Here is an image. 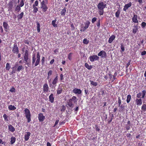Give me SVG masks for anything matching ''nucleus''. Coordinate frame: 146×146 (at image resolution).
Instances as JSON below:
<instances>
[{"label":"nucleus","mask_w":146,"mask_h":146,"mask_svg":"<svg viewBox=\"0 0 146 146\" xmlns=\"http://www.w3.org/2000/svg\"><path fill=\"white\" fill-rule=\"evenodd\" d=\"M41 7L40 8L42 9V10L44 12L46 11L48 9L47 5L45 4V2L44 0L40 3Z\"/></svg>","instance_id":"20e7f679"},{"label":"nucleus","mask_w":146,"mask_h":146,"mask_svg":"<svg viewBox=\"0 0 146 146\" xmlns=\"http://www.w3.org/2000/svg\"><path fill=\"white\" fill-rule=\"evenodd\" d=\"M133 27H134V28L133 29V33L134 34H135L137 33L138 29L137 25H134L133 26Z\"/></svg>","instance_id":"5701e85b"},{"label":"nucleus","mask_w":146,"mask_h":146,"mask_svg":"<svg viewBox=\"0 0 146 146\" xmlns=\"http://www.w3.org/2000/svg\"><path fill=\"white\" fill-rule=\"evenodd\" d=\"M23 15L24 13L23 12H21V14L18 15L17 16L18 20L21 19L23 18Z\"/></svg>","instance_id":"c85d7f7f"},{"label":"nucleus","mask_w":146,"mask_h":146,"mask_svg":"<svg viewBox=\"0 0 146 146\" xmlns=\"http://www.w3.org/2000/svg\"><path fill=\"white\" fill-rule=\"evenodd\" d=\"M56 21V20H53L52 21V24L53 26L54 27H57V25L55 24Z\"/></svg>","instance_id":"72a5a7b5"},{"label":"nucleus","mask_w":146,"mask_h":146,"mask_svg":"<svg viewBox=\"0 0 146 146\" xmlns=\"http://www.w3.org/2000/svg\"><path fill=\"white\" fill-rule=\"evenodd\" d=\"M142 95V93H139L137 94V97L138 98H141V96Z\"/></svg>","instance_id":"864d4df0"},{"label":"nucleus","mask_w":146,"mask_h":146,"mask_svg":"<svg viewBox=\"0 0 146 146\" xmlns=\"http://www.w3.org/2000/svg\"><path fill=\"white\" fill-rule=\"evenodd\" d=\"M3 117L4 118V120L5 121H9L7 118L8 117V116L6 115V114H4L3 115Z\"/></svg>","instance_id":"4c0bfd02"},{"label":"nucleus","mask_w":146,"mask_h":146,"mask_svg":"<svg viewBox=\"0 0 146 146\" xmlns=\"http://www.w3.org/2000/svg\"><path fill=\"white\" fill-rule=\"evenodd\" d=\"M10 91L11 92H15V89L14 87H12L10 90Z\"/></svg>","instance_id":"0e129e2a"},{"label":"nucleus","mask_w":146,"mask_h":146,"mask_svg":"<svg viewBox=\"0 0 146 146\" xmlns=\"http://www.w3.org/2000/svg\"><path fill=\"white\" fill-rule=\"evenodd\" d=\"M45 118V116H44L42 113H40L38 115V119L39 121H43Z\"/></svg>","instance_id":"9b49d317"},{"label":"nucleus","mask_w":146,"mask_h":146,"mask_svg":"<svg viewBox=\"0 0 146 146\" xmlns=\"http://www.w3.org/2000/svg\"><path fill=\"white\" fill-rule=\"evenodd\" d=\"M8 129L10 131L13 132L15 131V128L11 125H8Z\"/></svg>","instance_id":"6ab92c4d"},{"label":"nucleus","mask_w":146,"mask_h":146,"mask_svg":"<svg viewBox=\"0 0 146 146\" xmlns=\"http://www.w3.org/2000/svg\"><path fill=\"white\" fill-rule=\"evenodd\" d=\"M97 19V18L95 17L93 18L92 20V23H94L95 21H96Z\"/></svg>","instance_id":"5fc2aeb1"},{"label":"nucleus","mask_w":146,"mask_h":146,"mask_svg":"<svg viewBox=\"0 0 146 146\" xmlns=\"http://www.w3.org/2000/svg\"><path fill=\"white\" fill-rule=\"evenodd\" d=\"M16 108V107L12 105H10L8 107V109L10 110H15Z\"/></svg>","instance_id":"a878e982"},{"label":"nucleus","mask_w":146,"mask_h":146,"mask_svg":"<svg viewBox=\"0 0 146 146\" xmlns=\"http://www.w3.org/2000/svg\"><path fill=\"white\" fill-rule=\"evenodd\" d=\"M66 12V9L65 8H64L62 10L60 14L61 15H65Z\"/></svg>","instance_id":"473e14b6"},{"label":"nucleus","mask_w":146,"mask_h":146,"mask_svg":"<svg viewBox=\"0 0 146 146\" xmlns=\"http://www.w3.org/2000/svg\"><path fill=\"white\" fill-rule=\"evenodd\" d=\"M137 16L136 15H134L132 18L133 21L134 23H138V21L137 19Z\"/></svg>","instance_id":"a211bd4d"},{"label":"nucleus","mask_w":146,"mask_h":146,"mask_svg":"<svg viewBox=\"0 0 146 146\" xmlns=\"http://www.w3.org/2000/svg\"><path fill=\"white\" fill-rule=\"evenodd\" d=\"M70 100H71L72 101L74 102V103H75L77 102L78 100L77 99L76 97L75 96H73L71 99H70Z\"/></svg>","instance_id":"2f4dec72"},{"label":"nucleus","mask_w":146,"mask_h":146,"mask_svg":"<svg viewBox=\"0 0 146 146\" xmlns=\"http://www.w3.org/2000/svg\"><path fill=\"white\" fill-rule=\"evenodd\" d=\"M79 109V106H76V108L74 109V111H75L76 112V113L77 111H78Z\"/></svg>","instance_id":"e2e57ef3"},{"label":"nucleus","mask_w":146,"mask_h":146,"mask_svg":"<svg viewBox=\"0 0 146 146\" xmlns=\"http://www.w3.org/2000/svg\"><path fill=\"white\" fill-rule=\"evenodd\" d=\"M117 75V73L116 72H115L114 73V75H113V80H112L113 82L114 80L116 78H115V77Z\"/></svg>","instance_id":"603ef678"},{"label":"nucleus","mask_w":146,"mask_h":146,"mask_svg":"<svg viewBox=\"0 0 146 146\" xmlns=\"http://www.w3.org/2000/svg\"><path fill=\"white\" fill-rule=\"evenodd\" d=\"M90 84L94 86H96L98 85V83L96 82H95L93 81L90 80Z\"/></svg>","instance_id":"f704fd0d"},{"label":"nucleus","mask_w":146,"mask_h":146,"mask_svg":"<svg viewBox=\"0 0 146 146\" xmlns=\"http://www.w3.org/2000/svg\"><path fill=\"white\" fill-rule=\"evenodd\" d=\"M62 88L61 87L59 86L57 90V94L58 95L62 93Z\"/></svg>","instance_id":"cd10ccee"},{"label":"nucleus","mask_w":146,"mask_h":146,"mask_svg":"<svg viewBox=\"0 0 146 146\" xmlns=\"http://www.w3.org/2000/svg\"><path fill=\"white\" fill-rule=\"evenodd\" d=\"M31 134V133L29 132H27L25 133L24 138L25 141H27L29 139Z\"/></svg>","instance_id":"9d476101"},{"label":"nucleus","mask_w":146,"mask_h":146,"mask_svg":"<svg viewBox=\"0 0 146 146\" xmlns=\"http://www.w3.org/2000/svg\"><path fill=\"white\" fill-rule=\"evenodd\" d=\"M33 5H34L35 7L37 6L38 5V1L37 0H36L35 1L34 4Z\"/></svg>","instance_id":"680f3d73"},{"label":"nucleus","mask_w":146,"mask_h":146,"mask_svg":"<svg viewBox=\"0 0 146 146\" xmlns=\"http://www.w3.org/2000/svg\"><path fill=\"white\" fill-rule=\"evenodd\" d=\"M135 102H136V104L137 106H140L142 104V100L141 99H136Z\"/></svg>","instance_id":"dca6fc26"},{"label":"nucleus","mask_w":146,"mask_h":146,"mask_svg":"<svg viewBox=\"0 0 146 146\" xmlns=\"http://www.w3.org/2000/svg\"><path fill=\"white\" fill-rule=\"evenodd\" d=\"M19 5H17L15 8V11L18 12L21 9Z\"/></svg>","instance_id":"ea45409f"},{"label":"nucleus","mask_w":146,"mask_h":146,"mask_svg":"<svg viewBox=\"0 0 146 146\" xmlns=\"http://www.w3.org/2000/svg\"><path fill=\"white\" fill-rule=\"evenodd\" d=\"M3 26L5 31L6 32H7V30L9 29V26L8 25L7 21H4L3 22Z\"/></svg>","instance_id":"1a4fd4ad"},{"label":"nucleus","mask_w":146,"mask_h":146,"mask_svg":"<svg viewBox=\"0 0 146 146\" xmlns=\"http://www.w3.org/2000/svg\"><path fill=\"white\" fill-rule=\"evenodd\" d=\"M66 109V108L65 106L64 105L62 106L61 107V111H64Z\"/></svg>","instance_id":"6e6d98bb"},{"label":"nucleus","mask_w":146,"mask_h":146,"mask_svg":"<svg viewBox=\"0 0 146 146\" xmlns=\"http://www.w3.org/2000/svg\"><path fill=\"white\" fill-rule=\"evenodd\" d=\"M72 92L73 93L75 94H79L82 93V91L80 89H77L76 88L72 90Z\"/></svg>","instance_id":"ddd939ff"},{"label":"nucleus","mask_w":146,"mask_h":146,"mask_svg":"<svg viewBox=\"0 0 146 146\" xmlns=\"http://www.w3.org/2000/svg\"><path fill=\"white\" fill-rule=\"evenodd\" d=\"M106 4H104L102 1H100L98 4L97 7L98 9L104 10L106 7Z\"/></svg>","instance_id":"423d86ee"},{"label":"nucleus","mask_w":146,"mask_h":146,"mask_svg":"<svg viewBox=\"0 0 146 146\" xmlns=\"http://www.w3.org/2000/svg\"><path fill=\"white\" fill-rule=\"evenodd\" d=\"M71 29L72 30H74L75 29V27L74 25L73 24H71Z\"/></svg>","instance_id":"774afa93"},{"label":"nucleus","mask_w":146,"mask_h":146,"mask_svg":"<svg viewBox=\"0 0 146 146\" xmlns=\"http://www.w3.org/2000/svg\"><path fill=\"white\" fill-rule=\"evenodd\" d=\"M98 55V56H101V58H106L107 57L106 52L103 50L100 51Z\"/></svg>","instance_id":"6e6552de"},{"label":"nucleus","mask_w":146,"mask_h":146,"mask_svg":"<svg viewBox=\"0 0 146 146\" xmlns=\"http://www.w3.org/2000/svg\"><path fill=\"white\" fill-rule=\"evenodd\" d=\"M33 7L34 8L33 12L35 13H36L38 11V8L36 7H35L34 5H33Z\"/></svg>","instance_id":"a18cd8bd"},{"label":"nucleus","mask_w":146,"mask_h":146,"mask_svg":"<svg viewBox=\"0 0 146 146\" xmlns=\"http://www.w3.org/2000/svg\"><path fill=\"white\" fill-rule=\"evenodd\" d=\"M54 98L53 97V94H51L49 96V101L52 103L54 102Z\"/></svg>","instance_id":"aec40b11"},{"label":"nucleus","mask_w":146,"mask_h":146,"mask_svg":"<svg viewBox=\"0 0 146 146\" xmlns=\"http://www.w3.org/2000/svg\"><path fill=\"white\" fill-rule=\"evenodd\" d=\"M146 23L144 22H143L141 24V26L143 28H144L146 26Z\"/></svg>","instance_id":"13d9d810"},{"label":"nucleus","mask_w":146,"mask_h":146,"mask_svg":"<svg viewBox=\"0 0 146 146\" xmlns=\"http://www.w3.org/2000/svg\"><path fill=\"white\" fill-rule=\"evenodd\" d=\"M13 0L10 1L7 5V7L9 11L11 10L13 8Z\"/></svg>","instance_id":"f8f14e48"},{"label":"nucleus","mask_w":146,"mask_h":146,"mask_svg":"<svg viewBox=\"0 0 146 146\" xmlns=\"http://www.w3.org/2000/svg\"><path fill=\"white\" fill-rule=\"evenodd\" d=\"M100 20L99 19L98 21V22L96 23V25L98 27V28L99 29L100 27Z\"/></svg>","instance_id":"8fccbe9b"},{"label":"nucleus","mask_w":146,"mask_h":146,"mask_svg":"<svg viewBox=\"0 0 146 146\" xmlns=\"http://www.w3.org/2000/svg\"><path fill=\"white\" fill-rule=\"evenodd\" d=\"M99 10V14L100 15H103L104 13V10L102 9H98Z\"/></svg>","instance_id":"49530a36"},{"label":"nucleus","mask_w":146,"mask_h":146,"mask_svg":"<svg viewBox=\"0 0 146 146\" xmlns=\"http://www.w3.org/2000/svg\"><path fill=\"white\" fill-rule=\"evenodd\" d=\"M36 28H37V30L38 32V33H39L40 31V23L38 22H37L36 23Z\"/></svg>","instance_id":"393cba45"},{"label":"nucleus","mask_w":146,"mask_h":146,"mask_svg":"<svg viewBox=\"0 0 146 146\" xmlns=\"http://www.w3.org/2000/svg\"><path fill=\"white\" fill-rule=\"evenodd\" d=\"M84 24L85 25V27L88 28V27L89 25L90 24V23L89 21H86V22Z\"/></svg>","instance_id":"c9c22d12"},{"label":"nucleus","mask_w":146,"mask_h":146,"mask_svg":"<svg viewBox=\"0 0 146 146\" xmlns=\"http://www.w3.org/2000/svg\"><path fill=\"white\" fill-rule=\"evenodd\" d=\"M115 36L114 35H112L110 37L108 40V42L110 43H111L115 39Z\"/></svg>","instance_id":"4be33fe9"},{"label":"nucleus","mask_w":146,"mask_h":146,"mask_svg":"<svg viewBox=\"0 0 146 146\" xmlns=\"http://www.w3.org/2000/svg\"><path fill=\"white\" fill-rule=\"evenodd\" d=\"M45 61V57H43L42 58V59L41 60V62L42 65L44 64V62Z\"/></svg>","instance_id":"de8ad7c7"},{"label":"nucleus","mask_w":146,"mask_h":146,"mask_svg":"<svg viewBox=\"0 0 146 146\" xmlns=\"http://www.w3.org/2000/svg\"><path fill=\"white\" fill-rule=\"evenodd\" d=\"M24 69V67L22 65H20L18 66L17 69V71L18 72H19L21 70H23Z\"/></svg>","instance_id":"7c9ffc66"},{"label":"nucleus","mask_w":146,"mask_h":146,"mask_svg":"<svg viewBox=\"0 0 146 146\" xmlns=\"http://www.w3.org/2000/svg\"><path fill=\"white\" fill-rule=\"evenodd\" d=\"M85 66L86 68H87L88 70H91L93 67L92 66H89L88 64L86 63H85Z\"/></svg>","instance_id":"bb28decb"},{"label":"nucleus","mask_w":146,"mask_h":146,"mask_svg":"<svg viewBox=\"0 0 146 146\" xmlns=\"http://www.w3.org/2000/svg\"><path fill=\"white\" fill-rule=\"evenodd\" d=\"M24 3L23 0H21L20 3L19 5L21 7H22L24 5Z\"/></svg>","instance_id":"09e8293b"},{"label":"nucleus","mask_w":146,"mask_h":146,"mask_svg":"<svg viewBox=\"0 0 146 146\" xmlns=\"http://www.w3.org/2000/svg\"><path fill=\"white\" fill-rule=\"evenodd\" d=\"M29 52L28 50H26L23 54L25 63L30 61V59L29 58Z\"/></svg>","instance_id":"7ed1b4c3"},{"label":"nucleus","mask_w":146,"mask_h":146,"mask_svg":"<svg viewBox=\"0 0 146 146\" xmlns=\"http://www.w3.org/2000/svg\"><path fill=\"white\" fill-rule=\"evenodd\" d=\"M16 141V138L15 137H12L11 138L10 143L11 145H13L15 143Z\"/></svg>","instance_id":"b1692460"},{"label":"nucleus","mask_w":146,"mask_h":146,"mask_svg":"<svg viewBox=\"0 0 146 146\" xmlns=\"http://www.w3.org/2000/svg\"><path fill=\"white\" fill-rule=\"evenodd\" d=\"M118 103L119 104L118 106H119L120 105H121V100L119 97L118 98Z\"/></svg>","instance_id":"052dcab7"},{"label":"nucleus","mask_w":146,"mask_h":146,"mask_svg":"<svg viewBox=\"0 0 146 146\" xmlns=\"http://www.w3.org/2000/svg\"><path fill=\"white\" fill-rule=\"evenodd\" d=\"M24 42L25 44L29 45V41L27 40H25L24 41Z\"/></svg>","instance_id":"69168bd1"},{"label":"nucleus","mask_w":146,"mask_h":146,"mask_svg":"<svg viewBox=\"0 0 146 146\" xmlns=\"http://www.w3.org/2000/svg\"><path fill=\"white\" fill-rule=\"evenodd\" d=\"M58 82V74H57L56 75L55 78H54V80H53L52 82V84L53 85H54L55 86H56V83H57Z\"/></svg>","instance_id":"2eb2a0df"},{"label":"nucleus","mask_w":146,"mask_h":146,"mask_svg":"<svg viewBox=\"0 0 146 146\" xmlns=\"http://www.w3.org/2000/svg\"><path fill=\"white\" fill-rule=\"evenodd\" d=\"M99 57L96 55H93L90 56L89 58L90 61L94 62L95 61L99 60Z\"/></svg>","instance_id":"0eeeda50"},{"label":"nucleus","mask_w":146,"mask_h":146,"mask_svg":"<svg viewBox=\"0 0 146 146\" xmlns=\"http://www.w3.org/2000/svg\"><path fill=\"white\" fill-rule=\"evenodd\" d=\"M131 96L129 94L127 96V100H126V102H127V103H128L130 102V100H131Z\"/></svg>","instance_id":"c756f323"},{"label":"nucleus","mask_w":146,"mask_h":146,"mask_svg":"<svg viewBox=\"0 0 146 146\" xmlns=\"http://www.w3.org/2000/svg\"><path fill=\"white\" fill-rule=\"evenodd\" d=\"M26 118L27 119L28 123L30 122L31 121V115L29 110L25 108L24 110Z\"/></svg>","instance_id":"f03ea898"},{"label":"nucleus","mask_w":146,"mask_h":146,"mask_svg":"<svg viewBox=\"0 0 146 146\" xmlns=\"http://www.w3.org/2000/svg\"><path fill=\"white\" fill-rule=\"evenodd\" d=\"M118 106L120 107V108L119 109V111H122L124 109V106L123 105H120V106Z\"/></svg>","instance_id":"58836bf2"},{"label":"nucleus","mask_w":146,"mask_h":146,"mask_svg":"<svg viewBox=\"0 0 146 146\" xmlns=\"http://www.w3.org/2000/svg\"><path fill=\"white\" fill-rule=\"evenodd\" d=\"M120 13V12L119 10H118L116 12L115 15L117 18H118L119 17Z\"/></svg>","instance_id":"e433bc0d"},{"label":"nucleus","mask_w":146,"mask_h":146,"mask_svg":"<svg viewBox=\"0 0 146 146\" xmlns=\"http://www.w3.org/2000/svg\"><path fill=\"white\" fill-rule=\"evenodd\" d=\"M130 125L126 124L125 125V128L127 130H129L130 128Z\"/></svg>","instance_id":"4d7b16f0"},{"label":"nucleus","mask_w":146,"mask_h":146,"mask_svg":"<svg viewBox=\"0 0 146 146\" xmlns=\"http://www.w3.org/2000/svg\"><path fill=\"white\" fill-rule=\"evenodd\" d=\"M68 104L70 107H71L72 108L73 107L74 104L73 103V102L71 100H69L68 102Z\"/></svg>","instance_id":"412c9836"},{"label":"nucleus","mask_w":146,"mask_h":146,"mask_svg":"<svg viewBox=\"0 0 146 146\" xmlns=\"http://www.w3.org/2000/svg\"><path fill=\"white\" fill-rule=\"evenodd\" d=\"M131 3L130 2L129 3L125 4L123 9V10L124 11H126V10L129 7H130L131 5Z\"/></svg>","instance_id":"4468645a"},{"label":"nucleus","mask_w":146,"mask_h":146,"mask_svg":"<svg viewBox=\"0 0 146 146\" xmlns=\"http://www.w3.org/2000/svg\"><path fill=\"white\" fill-rule=\"evenodd\" d=\"M72 53H70L68 54V59L70 60H71L72 59Z\"/></svg>","instance_id":"bf43d9fd"},{"label":"nucleus","mask_w":146,"mask_h":146,"mask_svg":"<svg viewBox=\"0 0 146 146\" xmlns=\"http://www.w3.org/2000/svg\"><path fill=\"white\" fill-rule=\"evenodd\" d=\"M40 56L39 52H38L36 56L35 54L32 55V65H34L35 66H37L39 64L40 60Z\"/></svg>","instance_id":"f257e3e1"},{"label":"nucleus","mask_w":146,"mask_h":146,"mask_svg":"<svg viewBox=\"0 0 146 146\" xmlns=\"http://www.w3.org/2000/svg\"><path fill=\"white\" fill-rule=\"evenodd\" d=\"M12 51L14 54H18L19 53V48L16 43L14 44L12 47Z\"/></svg>","instance_id":"39448f33"},{"label":"nucleus","mask_w":146,"mask_h":146,"mask_svg":"<svg viewBox=\"0 0 146 146\" xmlns=\"http://www.w3.org/2000/svg\"><path fill=\"white\" fill-rule=\"evenodd\" d=\"M142 96L141 97V98H144V97L146 93V91L145 90H144L142 91Z\"/></svg>","instance_id":"37998d69"},{"label":"nucleus","mask_w":146,"mask_h":146,"mask_svg":"<svg viewBox=\"0 0 146 146\" xmlns=\"http://www.w3.org/2000/svg\"><path fill=\"white\" fill-rule=\"evenodd\" d=\"M89 42V40H87V38H84L83 40V43L85 44H88Z\"/></svg>","instance_id":"a19ab883"},{"label":"nucleus","mask_w":146,"mask_h":146,"mask_svg":"<svg viewBox=\"0 0 146 146\" xmlns=\"http://www.w3.org/2000/svg\"><path fill=\"white\" fill-rule=\"evenodd\" d=\"M141 109L144 111H146V104H144L142 106Z\"/></svg>","instance_id":"79ce46f5"},{"label":"nucleus","mask_w":146,"mask_h":146,"mask_svg":"<svg viewBox=\"0 0 146 146\" xmlns=\"http://www.w3.org/2000/svg\"><path fill=\"white\" fill-rule=\"evenodd\" d=\"M52 71L51 70L49 71L48 73V76H50L52 74Z\"/></svg>","instance_id":"338daca9"},{"label":"nucleus","mask_w":146,"mask_h":146,"mask_svg":"<svg viewBox=\"0 0 146 146\" xmlns=\"http://www.w3.org/2000/svg\"><path fill=\"white\" fill-rule=\"evenodd\" d=\"M10 66L9 64L8 63H7L6 64V69L7 70H8L10 69Z\"/></svg>","instance_id":"c03bdc74"},{"label":"nucleus","mask_w":146,"mask_h":146,"mask_svg":"<svg viewBox=\"0 0 146 146\" xmlns=\"http://www.w3.org/2000/svg\"><path fill=\"white\" fill-rule=\"evenodd\" d=\"M43 91L44 92H48L49 87L47 84H45L43 86Z\"/></svg>","instance_id":"f3484780"},{"label":"nucleus","mask_w":146,"mask_h":146,"mask_svg":"<svg viewBox=\"0 0 146 146\" xmlns=\"http://www.w3.org/2000/svg\"><path fill=\"white\" fill-rule=\"evenodd\" d=\"M121 48L122 52H123L125 50L124 47L122 43L121 44Z\"/></svg>","instance_id":"3c124183"}]
</instances>
